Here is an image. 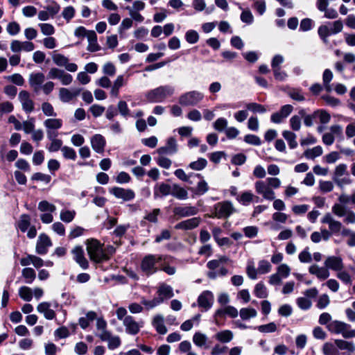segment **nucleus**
Segmentation results:
<instances>
[{
  "label": "nucleus",
  "mask_w": 355,
  "mask_h": 355,
  "mask_svg": "<svg viewBox=\"0 0 355 355\" xmlns=\"http://www.w3.org/2000/svg\"><path fill=\"white\" fill-rule=\"evenodd\" d=\"M166 256L157 254H148L145 255L141 261L140 268L146 276H150L159 270L157 263L165 261Z\"/></svg>",
  "instance_id": "nucleus-1"
},
{
  "label": "nucleus",
  "mask_w": 355,
  "mask_h": 355,
  "mask_svg": "<svg viewBox=\"0 0 355 355\" xmlns=\"http://www.w3.org/2000/svg\"><path fill=\"white\" fill-rule=\"evenodd\" d=\"M175 88L173 86L166 85L151 89L146 94V96L150 103H160L166 98L173 96Z\"/></svg>",
  "instance_id": "nucleus-2"
},
{
  "label": "nucleus",
  "mask_w": 355,
  "mask_h": 355,
  "mask_svg": "<svg viewBox=\"0 0 355 355\" xmlns=\"http://www.w3.org/2000/svg\"><path fill=\"white\" fill-rule=\"evenodd\" d=\"M343 28V24L341 20H336L333 22H327L318 27V33L320 38L324 44H328V37L331 35L340 33Z\"/></svg>",
  "instance_id": "nucleus-3"
},
{
  "label": "nucleus",
  "mask_w": 355,
  "mask_h": 355,
  "mask_svg": "<svg viewBox=\"0 0 355 355\" xmlns=\"http://www.w3.org/2000/svg\"><path fill=\"white\" fill-rule=\"evenodd\" d=\"M329 331L334 334H341L345 338H355V329H351V325L340 321L333 320L327 324Z\"/></svg>",
  "instance_id": "nucleus-4"
},
{
  "label": "nucleus",
  "mask_w": 355,
  "mask_h": 355,
  "mask_svg": "<svg viewBox=\"0 0 355 355\" xmlns=\"http://www.w3.org/2000/svg\"><path fill=\"white\" fill-rule=\"evenodd\" d=\"M87 251L89 255L90 259L96 262L101 263L103 261V245L96 239H89L87 241Z\"/></svg>",
  "instance_id": "nucleus-5"
},
{
  "label": "nucleus",
  "mask_w": 355,
  "mask_h": 355,
  "mask_svg": "<svg viewBox=\"0 0 355 355\" xmlns=\"http://www.w3.org/2000/svg\"><path fill=\"white\" fill-rule=\"evenodd\" d=\"M214 212L207 216L210 218H223L229 217L235 211V209L232 203L230 201H223L218 202L214 205Z\"/></svg>",
  "instance_id": "nucleus-6"
},
{
  "label": "nucleus",
  "mask_w": 355,
  "mask_h": 355,
  "mask_svg": "<svg viewBox=\"0 0 355 355\" xmlns=\"http://www.w3.org/2000/svg\"><path fill=\"white\" fill-rule=\"evenodd\" d=\"M204 94L198 91H190L182 94L179 98V103L183 106H194L202 101Z\"/></svg>",
  "instance_id": "nucleus-7"
},
{
  "label": "nucleus",
  "mask_w": 355,
  "mask_h": 355,
  "mask_svg": "<svg viewBox=\"0 0 355 355\" xmlns=\"http://www.w3.org/2000/svg\"><path fill=\"white\" fill-rule=\"evenodd\" d=\"M48 76L51 79H58L63 85H69L73 81V77L71 74L56 67H52L49 69Z\"/></svg>",
  "instance_id": "nucleus-8"
},
{
  "label": "nucleus",
  "mask_w": 355,
  "mask_h": 355,
  "mask_svg": "<svg viewBox=\"0 0 355 355\" xmlns=\"http://www.w3.org/2000/svg\"><path fill=\"white\" fill-rule=\"evenodd\" d=\"M52 60L55 64L58 67H63L70 72H75L78 70V66L75 63H69V59L62 54L55 52L53 53Z\"/></svg>",
  "instance_id": "nucleus-9"
},
{
  "label": "nucleus",
  "mask_w": 355,
  "mask_h": 355,
  "mask_svg": "<svg viewBox=\"0 0 355 355\" xmlns=\"http://www.w3.org/2000/svg\"><path fill=\"white\" fill-rule=\"evenodd\" d=\"M214 302V296L211 291H205L198 297V306L202 308L203 311L209 310Z\"/></svg>",
  "instance_id": "nucleus-10"
},
{
  "label": "nucleus",
  "mask_w": 355,
  "mask_h": 355,
  "mask_svg": "<svg viewBox=\"0 0 355 355\" xmlns=\"http://www.w3.org/2000/svg\"><path fill=\"white\" fill-rule=\"evenodd\" d=\"M110 193L118 199H122L124 201H130L135 198V193L130 189H124L114 187L110 189Z\"/></svg>",
  "instance_id": "nucleus-11"
},
{
  "label": "nucleus",
  "mask_w": 355,
  "mask_h": 355,
  "mask_svg": "<svg viewBox=\"0 0 355 355\" xmlns=\"http://www.w3.org/2000/svg\"><path fill=\"white\" fill-rule=\"evenodd\" d=\"M321 223L327 224L329 226V230L333 234H338L343 228L342 223L340 221L335 220L330 213H327L324 215L321 219Z\"/></svg>",
  "instance_id": "nucleus-12"
},
{
  "label": "nucleus",
  "mask_w": 355,
  "mask_h": 355,
  "mask_svg": "<svg viewBox=\"0 0 355 355\" xmlns=\"http://www.w3.org/2000/svg\"><path fill=\"white\" fill-rule=\"evenodd\" d=\"M293 110V107L291 105H283L279 112H275L271 115L270 120L275 123H280L290 115Z\"/></svg>",
  "instance_id": "nucleus-13"
},
{
  "label": "nucleus",
  "mask_w": 355,
  "mask_h": 355,
  "mask_svg": "<svg viewBox=\"0 0 355 355\" xmlns=\"http://www.w3.org/2000/svg\"><path fill=\"white\" fill-rule=\"evenodd\" d=\"M18 98L21 104L22 109L26 113H31L34 110V103L29 92L26 90L21 91L19 93Z\"/></svg>",
  "instance_id": "nucleus-14"
},
{
  "label": "nucleus",
  "mask_w": 355,
  "mask_h": 355,
  "mask_svg": "<svg viewBox=\"0 0 355 355\" xmlns=\"http://www.w3.org/2000/svg\"><path fill=\"white\" fill-rule=\"evenodd\" d=\"M45 76L42 72L32 73L28 78V83L35 92H39L44 83Z\"/></svg>",
  "instance_id": "nucleus-15"
},
{
  "label": "nucleus",
  "mask_w": 355,
  "mask_h": 355,
  "mask_svg": "<svg viewBox=\"0 0 355 355\" xmlns=\"http://www.w3.org/2000/svg\"><path fill=\"white\" fill-rule=\"evenodd\" d=\"M123 326L125 328V332L130 335H136L139 333L142 323L140 324L135 321L131 315H128L123 319Z\"/></svg>",
  "instance_id": "nucleus-16"
},
{
  "label": "nucleus",
  "mask_w": 355,
  "mask_h": 355,
  "mask_svg": "<svg viewBox=\"0 0 355 355\" xmlns=\"http://www.w3.org/2000/svg\"><path fill=\"white\" fill-rule=\"evenodd\" d=\"M52 245L50 238L45 234H41L36 243L35 250L39 254H45L48 252V248Z\"/></svg>",
  "instance_id": "nucleus-17"
},
{
  "label": "nucleus",
  "mask_w": 355,
  "mask_h": 355,
  "mask_svg": "<svg viewBox=\"0 0 355 355\" xmlns=\"http://www.w3.org/2000/svg\"><path fill=\"white\" fill-rule=\"evenodd\" d=\"M97 336L102 341H107L110 349H114L121 345V339L118 336H112L110 331H105L103 334H98Z\"/></svg>",
  "instance_id": "nucleus-18"
},
{
  "label": "nucleus",
  "mask_w": 355,
  "mask_h": 355,
  "mask_svg": "<svg viewBox=\"0 0 355 355\" xmlns=\"http://www.w3.org/2000/svg\"><path fill=\"white\" fill-rule=\"evenodd\" d=\"M201 221L200 217H193L177 223L174 227L175 230H191L198 227Z\"/></svg>",
  "instance_id": "nucleus-19"
},
{
  "label": "nucleus",
  "mask_w": 355,
  "mask_h": 355,
  "mask_svg": "<svg viewBox=\"0 0 355 355\" xmlns=\"http://www.w3.org/2000/svg\"><path fill=\"white\" fill-rule=\"evenodd\" d=\"M239 312L237 309L230 305L225 306L224 307L218 309L214 315V318L217 320L219 318H224L225 315H228L230 318H235L238 316Z\"/></svg>",
  "instance_id": "nucleus-20"
},
{
  "label": "nucleus",
  "mask_w": 355,
  "mask_h": 355,
  "mask_svg": "<svg viewBox=\"0 0 355 355\" xmlns=\"http://www.w3.org/2000/svg\"><path fill=\"white\" fill-rule=\"evenodd\" d=\"M175 215L180 218L195 216L198 213V209L194 206H178L173 209Z\"/></svg>",
  "instance_id": "nucleus-21"
},
{
  "label": "nucleus",
  "mask_w": 355,
  "mask_h": 355,
  "mask_svg": "<svg viewBox=\"0 0 355 355\" xmlns=\"http://www.w3.org/2000/svg\"><path fill=\"white\" fill-rule=\"evenodd\" d=\"M324 266L328 269L337 272L343 270L344 268L342 258L336 256L328 257L324 261Z\"/></svg>",
  "instance_id": "nucleus-22"
},
{
  "label": "nucleus",
  "mask_w": 355,
  "mask_h": 355,
  "mask_svg": "<svg viewBox=\"0 0 355 355\" xmlns=\"http://www.w3.org/2000/svg\"><path fill=\"white\" fill-rule=\"evenodd\" d=\"M90 142L93 150L96 153L101 154L104 152L106 141L103 135H94L91 137Z\"/></svg>",
  "instance_id": "nucleus-23"
},
{
  "label": "nucleus",
  "mask_w": 355,
  "mask_h": 355,
  "mask_svg": "<svg viewBox=\"0 0 355 355\" xmlns=\"http://www.w3.org/2000/svg\"><path fill=\"white\" fill-rule=\"evenodd\" d=\"M72 254L76 263L83 268L87 269L89 267L88 261L84 255V250L81 246H76L72 250Z\"/></svg>",
  "instance_id": "nucleus-24"
},
{
  "label": "nucleus",
  "mask_w": 355,
  "mask_h": 355,
  "mask_svg": "<svg viewBox=\"0 0 355 355\" xmlns=\"http://www.w3.org/2000/svg\"><path fill=\"white\" fill-rule=\"evenodd\" d=\"M157 151L160 155L175 153L178 151L176 140L173 137L168 138L166 146L159 148Z\"/></svg>",
  "instance_id": "nucleus-25"
},
{
  "label": "nucleus",
  "mask_w": 355,
  "mask_h": 355,
  "mask_svg": "<svg viewBox=\"0 0 355 355\" xmlns=\"http://www.w3.org/2000/svg\"><path fill=\"white\" fill-rule=\"evenodd\" d=\"M37 312L42 313L46 320H53L55 317V312L51 309V304L48 302H42L37 306Z\"/></svg>",
  "instance_id": "nucleus-26"
},
{
  "label": "nucleus",
  "mask_w": 355,
  "mask_h": 355,
  "mask_svg": "<svg viewBox=\"0 0 355 355\" xmlns=\"http://www.w3.org/2000/svg\"><path fill=\"white\" fill-rule=\"evenodd\" d=\"M309 272L315 275L319 279H326L329 275V269L326 267H319L318 265H312L309 268Z\"/></svg>",
  "instance_id": "nucleus-27"
},
{
  "label": "nucleus",
  "mask_w": 355,
  "mask_h": 355,
  "mask_svg": "<svg viewBox=\"0 0 355 355\" xmlns=\"http://www.w3.org/2000/svg\"><path fill=\"white\" fill-rule=\"evenodd\" d=\"M171 191L172 186L165 183H161L159 184H157L154 187V197L157 198H162L169 194L171 195Z\"/></svg>",
  "instance_id": "nucleus-28"
},
{
  "label": "nucleus",
  "mask_w": 355,
  "mask_h": 355,
  "mask_svg": "<svg viewBox=\"0 0 355 355\" xmlns=\"http://www.w3.org/2000/svg\"><path fill=\"white\" fill-rule=\"evenodd\" d=\"M88 46L87 50L89 52H96L101 50L97 42V35L94 31H89L87 35Z\"/></svg>",
  "instance_id": "nucleus-29"
},
{
  "label": "nucleus",
  "mask_w": 355,
  "mask_h": 355,
  "mask_svg": "<svg viewBox=\"0 0 355 355\" xmlns=\"http://www.w3.org/2000/svg\"><path fill=\"white\" fill-rule=\"evenodd\" d=\"M195 175L200 178L201 180L198 182L196 188H191V191L196 196L204 195L209 190L208 184L205 180H203V178L200 174H196Z\"/></svg>",
  "instance_id": "nucleus-30"
},
{
  "label": "nucleus",
  "mask_w": 355,
  "mask_h": 355,
  "mask_svg": "<svg viewBox=\"0 0 355 355\" xmlns=\"http://www.w3.org/2000/svg\"><path fill=\"white\" fill-rule=\"evenodd\" d=\"M334 343L340 350H346L348 352L353 353L355 352V345L352 341H347L343 339H336Z\"/></svg>",
  "instance_id": "nucleus-31"
},
{
  "label": "nucleus",
  "mask_w": 355,
  "mask_h": 355,
  "mask_svg": "<svg viewBox=\"0 0 355 355\" xmlns=\"http://www.w3.org/2000/svg\"><path fill=\"white\" fill-rule=\"evenodd\" d=\"M153 326L160 334L164 335L167 332V329L164 325V317L161 315H157L154 317L153 320Z\"/></svg>",
  "instance_id": "nucleus-32"
},
{
  "label": "nucleus",
  "mask_w": 355,
  "mask_h": 355,
  "mask_svg": "<svg viewBox=\"0 0 355 355\" xmlns=\"http://www.w3.org/2000/svg\"><path fill=\"white\" fill-rule=\"evenodd\" d=\"M95 319H96V313L90 311L85 314V316L79 318L78 323L82 329H85L89 326L90 322Z\"/></svg>",
  "instance_id": "nucleus-33"
},
{
  "label": "nucleus",
  "mask_w": 355,
  "mask_h": 355,
  "mask_svg": "<svg viewBox=\"0 0 355 355\" xmlns=\"http://www.w3.org/2000/svg\"><path fill=\"white\" fill-rule=\"evenodd\" d=\"M171 195L179 200H187L188 198L187 191L177 184L172 185Z\"/></svg>",
  "instance_id": "nucleus-34"
},
{
  "label": "nucleus",
  "mask_w": 355,
  "mask_h": 355,
  "mask_svg": "<svg viewBox=\"0 0 355 355\" xmlns=\"http://www.w3.org/2000/svg\"><path fill=\"white\" fill-rule=\"evenodd\" d=\"M43 124L46 130H59L62 126V120L58 118H49L44 120Z\"/></svg>",
  "instance_id": "nucleus-35"
},
{
  "label": "nucleus",
  "mask_w": 355,
  "mask_h": 355,
  "mask_svg": "<svg viewBox=\"0 0 355 355\" xmlns=\"http://www.w3.org/2000/svg\"><path fill=\"white\" fill-rule=\"evenodd\" d=\"M207 341V336L201 332H196L193 336V342L198 347L208 348Z\"/></svg>",
  "instance_id": "nucleus-36"
},
{
  "label": "nucleus",
  "mask_w": 355,
  "mask_h": 355,
  "mask_svg": "<svg viewBox=\"0 0 355 355\" xmlns=\"http://www.w3.org/2000/svg\"><path fill=\"white\" fill-rule=\"evenodd\" d=\"M157 293L159 297L163 299H169L173 296V288L171 286L166 284H162L158 288Z\"/></svg>",
  "instance_id": "nucleus-37"
},
{
  "label": "nucleus",
  "mask_w": 355,
  "mask_h": 355,
  "mask_svg": "<svg viewBox=\"0 0 355 355\" xmlns=\"http://www.w3.org/2000/svg\"><path fill=\"white\" fill-rule=\"evenodd\" d=\"M31 225V216L28 214H21L17 223V227L22 232H25L28 230Z\"/></svg>",
  "instance_id": "nucleus-38"
},
{
  "label": "nucleus",
  "mask_w": 355,
  "mask_h": 355,
  "mask_svg": "<svg viewBox=\"0 0 355 355\" xmlns=\"http://www.w3.org/2000/svg\"><path fill=\"white\" fill-rule=\"evenodd\" d=\"M234 335L230 330H223L215 334V338L221 343H229L233 339Z\"/></svg>",
  "instance_id": "nucleus-39"
},
{
  "label": "nucleus",
  "mask_w": 355,
  "mask_h": 355,
  "mask_svg": "<svg viewBox=\"0 0 355 355\" xmlns=\"http://www.w3.org/2000/svg\"><path fill=\"white\" fill-rule=\"evenodd\" d=\"M21 276L26 284H32L36 278L35 271L32 268H24L21 271Z\"/></svg>",
  "instance_id": "nucleus-40"
},
{
  "label": "nucleus",
  "mask_w": 355,
  "mask_h": 355,
  "mask_svg": "<svg viewBox=\"0 0 355 355\" xmlns=\"http://www.w3.org/2000/svg\"><path fill=\"white\" fill-rule=\"evenodd\" d=\"M254 199H258L251 191H245L237 198L238 201L243 205H248Z\"/></svg>",
  "instance_id": "nucleus-41"
},
{
  "label": "nucleus",
  "mask_w": 355,
  "mask_h": 355,
  "mask_svg": "<svg viewBox=\"0 0 355 355\" xmlns=\"http://www.w3.org/2000/svg\"><path fill=\"white\" fill-rule=\"evenodd\" d=\"M322 350L324 355H340L336 345L329 342L323 345Z\"/></svg>",
  "instance_id": "nucleus-42"
},
{
  "label": "nucleus",
  "mask_w": 355,
  "mask_h": 355,
  "mask_svg": "<svg viewBox=\"0 0 355 355\" xmlns=\"http://www.w3.org/2000/svg\"><path fill=\"white\" fill-rule=\"evenodd\" d=\"M19 296L26 302H31L33 299V290L26 286H21L19 288Z\"/></svg>",
  "instance_id": "nucleus-43"
},
{
  "label": "nucleus",
  "mask_w": 355,
  "mask_h": 355,
  "mask_svg": "<svg viewBox=\"0 0 355 355\" xmlns=\"http://www.w3.org/2000/svg\"><path fill=\"white\" fill-rule=\"evenodd\" d=\"M284 138L287 141L289 147L294 149L297 146L296 135L291 131L285 130L282 132Z\"/></svg>",
  "instance_id": "nucleus-44"
},
{
  "label": "nucleus",
  "mask_w": 355,
  "mask_h": 355,
  "mask_svg": "<svg viewBox=\"0 0 355 355\" xmlns=\"http://www.w3.org/2000/svg\"><path fill=\"white\" fill-rule=\"evenodd\" d=\"M76 215L75 210L62 209L60 214V218L64 223H71Z\"/></svg>",
  "instance_id": "nucleus-45"
},
{
  "label": "nucleus",
  "mask_w": 355,
  "mask_h": 355,
  "mask_svg": "<svg viewBox=\"0 0 355 355\" xmlns=\"http://www.w3.org/2000/svg\"><path fill=\"white\" fill-rule=\"evenodd\" d=\"M322 148L320 146H317L311 149H308L304 151V155L307 159H313L314 158L320 156L322 154Z\"/></svg>",
  "instance_id": "nucleus-46"
},
{
  "label": "nucleus",
  "mask_w": 355,
  "mask_h": 355,
  "mask_svg": "<svg viewBox=\"0 0 355 355\" xmlns=\"http://www.w3.org/2000/svg\"><path fill=\"white\" fill-rule=\"evenodd\" d=\"M61 152L63 157L66 159H71L75 161L77 157L76 150L71 147L64 146L61 148Z\"/></svg>",
  "instance_id": "nucleus-47"
},
{
  "label": "nucleus",
  "mask_w": 355,
  "mask_h": 355,
  "mask_svg": "<svg viewBox=\"0 0 355 355\" xmlns=\"http://www.w3.org/2000/svg\"><path fill=\"white\" fill-rule=\"evenodd\" d=\"M207 165V161L205 158H198V160L192 162L189 164V167L195 171H201Z\"/></svg>",
  "instance_id": "nucleus-48"
},
{
  "label": "nucleus",
  "mask_w": 355,
  "mask_h": 355,
  "mask_svg": "<svg viewBox=\"0 0 355 355\" xmlns=\"http://www.w3.org/2000/svg\"><path fill=\"white\" fill-rule=\"evenodd\" d=\"M38 209L42 212L53 213L56 210V207L47 200H42L38 204Z\"/></svg>",
  "instance_id": "nucleus-49"
},
{
  "label": "nucleus",
  "mask_w": 355,
  "mask_h": 355,
  "mask_svg": "<svg viewBox=\"0 0 355 355\" xmlns=\"http://www.w3.org/2000/svg\"><path fill=\"white\" fill-rule=\"evenodd\" d=\"M59 98L62 103H69L73 99L71 91L65 87H60L59 89Z\"/></svg>",
  "instance_id": "nucleus-50"
},
{
  "label": "nucleus",
  "mask_w": 355,
  "mask_h": 355,
  "mask_svg": "<svg viewBox=\"0 0 355 355\" xmlns=\"http://www.w3.org/2000/svg\"><path fill=\"white\" fill-rule=\"evenodd\" d=\"M239 314L242 320H249L257 315L256 311L252 308H243L240 310Z\"/></svg>",
  "instance_id": "nucleus-51"
},
{
  "label": "nucleus",
  "mask_w": 355,
  "mask_h": 355,
  "mask_svg": "<svg viewBox=\"0 0 355 355\" xmlns=\"http://www.w3.org/2000/svg\"><path fill=\"white\" fill-rule=\"evenodd\" d=\"M199 34L194 30H189L185 33V40L191 44L197 43L199 40Z\"/></svg>",
  "instance_id": "nucleus-52"
},
{
  "label": "nucleus",
  "mask_w": 355,
  "mask_h": 355,
  "mask_svg": "<svg viewBox=\"0 0 355 355\" xmlns=\"http://www.w3.org/2000/svg\"><path fill=\"white\" fill-rule=\"evenodd\" d=\"M51 143L49 145L46 146V149L49 152L53 153V152H57L59 150H61V148L62 146V141L60 139H55L50 140Z\"/></svg>",
  "instance_id": "nucleus-53"
},
{
  "label": "nucleus",
  "mask_w": 355,
  "mask_h": 355,
  "mask_svg": "<svg viewBox=\"0 0 355 355\" xmlns=\"http://www.w3.org/2000/svg\"><path fill=\"white\" fill-rule=\"evenodd\" d=\"M313 116L318 117L321 123L326 124L330 121L331 116L325 110H319L313 113Z\"/></svg>",
  "instance_id": "nucleus-54"
},
{
  "label": "nucleus",
  "mask_w": 355,
  "mask_h": 355,
  "mask_svg": "<svg viewBox=\"0 0 355 355\" xmlns=\"http://www.w3.org/2000/svg\"><path fill=\"white\" fill-rule=\"evenodd\" d=\"M41 109L44 114L46 116H56L57 114L53 107L49 102H44L41 105Z\"/></svg>",
  "instance_id": "nucleus-55"
},
{
  "label": "nucleus",
  "mask_w": 355,
  "mask_h": 355,
  "mask_svg": "<svg viewBox=\"0 0 355 355\" xmlns=\"http://www.w3.org/2000/svg\"><path fill=\"white\" fill-rule=\"evenodd\" d=\"M75 13V8L71 6H69L63 9L62 12V16L67 21V22H69L71 19L74 17Z\"/></svg>",
  "instance_id": "nucleus-56"
},
{
  "label": "nucleus",
  "mask_w": 355,
  "mask_h": 355,
  "mask_svg": "<svg viewBox=\"0 0 355 355\" xmlns=\"http://www.w3.org/2000/svg\"><path fill=\"white\" fill-rule=\"evenodd\" d=\"M332 213L338 217H343L347 211L345 207L340 203H335L331 208Z\"/></svg>",
  "instance_id": "nucleus-57"
},
{
  "label": "nucleus",
  "mask_w": 355,
  "mask_h": 355,
  "mask_svg": "<svg viewBox=\"0 0 355 355\" xmlns=\"http://www.w3.org/2000/svg\"><path fill=\"white\" fill-rule=\"evenodd\" d=\"M347 166L345 164H338L335 168L333 175V180H336V178H340L344 175L347 174Z\"/></svg>",
  "instance_id": "nucleus-58"
},
{
  "label": "nucleus",
  "mask_w": 355,
  "mask_h": 355,
  "mask_svg": "<svg viewBox=\"0 0 355 355\" xmlns=\"http://www.w3.org/2000/svg\"><path fill=\"white\" fill-rule=\"evenodd\" d=\"M19 24L16 21L10 22L6 26V31L10 35H16L20 32Z\"/></svg>",
  "instance_id": "nucleus-59"
},
{
  "label": "nucleus",
  "mask_w": 355,
  "mask_h": 355,
  "mask_svg": "<svg viewBox=\"0 0 355 355\" xmlns=\"http://www.w3.org/2000/svg\"><path fill=\"white\" fill-rule=\"evenodd\" d=\"M288 95L293 100L297 101H303L305 100L304 95L302 93L301 89H292L288 91Z\"/></svg>",
  "instance_id": "nucleus-60"
},
{
  "label": "nucleus",
  "mask_w": 355,
  "mask_h": 355,
  "mask_svg": "<svg viewBox=\"0 0 355 355\" xmlns=\"http://www.w3.org/2000/svg\"><path fill=\"white\" fill-rule=\"evenodd\" d=\"M245 107L247 110L254 113H263L265 112L264 107L257 103H248L246 104Z\"/></svg>",
  "instance_id": "nucleus-61"
},
{
  "label": "nucleus",
  "mask_w": 355,
  "mask_h": 355,
  "mask_svg": "<svg viewBox=\"0 0 355 355\" xmlns=\"http://www.w3.org/2000/svg\"><path fill=\"white\" fill-rule=\"evenodd\" d=\"M21 125V129H23L26 134L32 133L35 130V119L33 118L24 121Z\"/></svg>",
  "instance_id": "nucleus-62"
},
{
  "label": "nucleus",
  "mask_w": 355,
  "mask_h": 355,
  "mask_svg": "<svg viewBox=\"0 0 355 355\" xmlns=\"http://www.w3.org/2000/svg\"><path fill=\"white\" fill-rule=\"evenodd\" d=\"M299 260L302 263H310L312 260L311 255L309 252V248H305L298 256Z\"/></svg>",
  "instance_id": "nucleus-63"
},
{
  "label": "nucleus",
  "mask_w": 355,
  "mask_h": 355,
  "mask_svg": "<svg viewBox=\"0 0 355 355\" xmlns=\"http://www.w3.org/2000/svg\"><path fill=\"white\" fill-rule=\"evenodd\" d=\"M39 26L42 33L44 35H51L55 33V28L53 26L50 24H40Z\"/></svg>",
  "instance_id": "nucleus-64"
}]
</instances>
